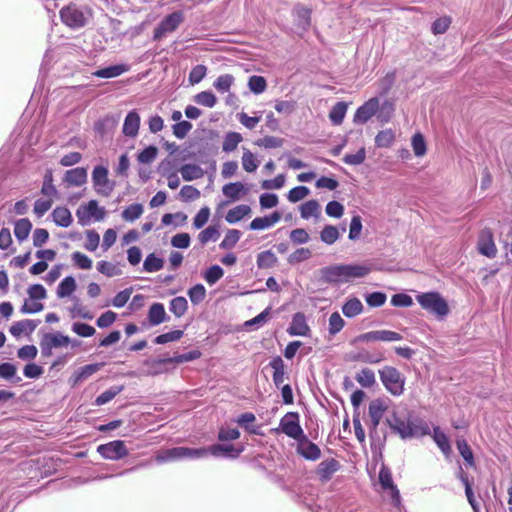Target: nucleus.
<instances>
[{"label":"nucleus","instance_id":"48","mask_svg":"<svg viewBox=\"0 0 512 512\" xmlns=\"http://www.w3.org/2000/svg\"><path fill=\"white\" fill-rule=\"evenodd\" d=\"M395 140V134L392 129L380 131L375 137V143L378 147H389Z\"/></svg>","mask_w":512,"mask_h":512},{"label":"nucleus","instance_id":"45","mask_svg":"<svg viewBox=\"0 0 512 512\" xmlns=\"http://www.w3.org/2000/svg\"><path fill=\"white\" fill-rule=\"evenodd\" d=\"M97 270L107 277H113L122 274V270L117 264L104 260L97 263Z\"/></svg>","mask_w":512,"mask_h":512},{"label":"nucleus","instance_id":"63","mask_svg":"<svg viewBox=\"0 0 512 512\" xmlns=\"http://www.w3.org/2000/svg\"><path fill=\"white\" fill-rule=\"evenodd\" d=\"M312 256V252L309 248H299L290 254L288 262L290 264H297L302 261L308 260Z\"/></svg>","mask_w":512,"mask_h":512},{"label":"nucleus","instance_id":"19","mask_svg":"<svg viewBox=\"0 0 512 512\" xmlns=\"http://www.w3.org/2000/svg\"><path fill=\"white\" fill-rule=\"evenodd\" d=\"M387 408V405L382 399H374L370 402L368 414L371 421V425L374 429L378 427Z\"/></svg>","mask_w":512,"mask_h":512},{"label":"nucleus","instance_id":"24","mask_svg":"<svg viewBox=\"0 0 512 512\" xmlns=\"http://www.w3.org/2000/svg\"><path fill=\"white\" fill-rule=\"evenodd\" d=\"M269 365L273 369V382L276 387H279L285 380V363L280 356H275L270 361Z\"/></svg>","mask_w":512,"mask_h":512},{"label":"nucleus","instance_id":"15","mask_svg":"<svg viewBox=\"0 0 512 512\" xmlns=\"http://www.w3.org/2000/svg\"><path fill=\"white\" fill-rule=\"evenodd\" d=\"M340 462L334 458L325 459L319 463L316 474L321 482L329 481L334 473L340 469Z\"/></svg>","mask_w":512,"mask_h":512},{"label":"nucleus","instance_id":"62","mask_svg":"<svg viewBox=\"0 0 512 512\" xmlns=\"http://www.w3.org/2000/svg\"><path fill=\"white\" fill-rule=\"evenodd\" d=\"M345 322L338 312H334L329 317V334L335 335L342 330Z\"/></svg>","mask_w":512,"mask_h":512},{"label":"nucleus","instance_id":"46","mask_svg":"<svg viewBox=\"0 0 512 512\" xmlns=\"http://www.w3.org/2000/svg\"><path fill=\"white\" fill-rule=\"evenodd\" d=\"M164 266V261L162 258L157 257L154 253L149 254L143 263V269L146 272H157L161 270Z\"/></svg>","mask_w":512,"mask_h":512},{"label":"nucleus","instance_id":"52","mask_svg":"<svg viewBox=\"0 0 512 512\" xmlns=\"http://www.w3.org/2000/svg\"><path fill=\"white\" fill-rule=\"evenodd\" d=\"M320 238L324 243L331 245L339 238L338 229L335 226L326 225L320 233Z\"/></svg>","mask_w":512,"mask_h":512},{"label":"nucleus","instance_id":"22","mask_svg":"<svg viewBox=\"0 0 512 512\" xmlns=\"http://www.w3.org/2000/svg\"><path fill=\"white\" fill-rule=\"evenodd\" d=\"M282 215L279 211H274L268 216L257 217L253 219L250 223V229L252 230H262L268 227L273 226L275 223L279 222Z\"/></svg>","mask_w":512,"mask_h":512},{"label":"nucleus","instance_id":"34","mask_svg":"<svg viewBox=\"0 0 512 512\" xmlns=\"http://www.w3.org/2000/svg\"><path fill=\"white\" fill-rule=\"evenodd\" d=\"M348 105L345 102H337L329 112V119L334 125L342 124Z\"/></svg>","mask_w":512,"mask_h":512},{"label":"nucleus","instance_id":"4","mask_svg":"<svg viewBox=\"0 0 512 512\" xmlns=\"http://www.w3.org/2000/svg\"><path fill=\"white\" fill-rule=\"evenodd\" d=\"M420 306L439 317H444L449 313V307L446 300L438 292H426L416 296Z\"/></svg>","mask_w":512,"mask_h":512},{"label":"nucleus","instance_id":"39","mask_svg":"<svg viewBox=\"0 0 512 512\" xmlns=\"http://www.w3.org/2000/svg\"><path fill=\"white\" fill-rule=\"evenodd\" d=\"M456 446L466 464L470 467H475L474 455L467 441L463 438L457 439Z\"/></svg>","mask_w":512,"mask_h":512},{"label":"nucleus","instance_id":"20","mask_svg":"<svg viewBox=\"0 0 512 512\" xmlns=\"http://www.w3.org/2000/svg\"><path fill=\"white\" fill-rule=\"evenodd\" d=\"M140 127V116L133 110L130 111L123 124V134L128 137H135L138 134Z\"/></svg>","mask_w":512,"mask_h":512},{"label":"nucleus","instance_id":"54","mask_svg":"<svg viewBox=\"0 0 512 512\" xmlns=\"http://www.w3.org/2000/svg\"><path fill=\"white\" fill-rule=\"evenodd\" d=\"M220 236L219 230L215 226H209L198 234V240L202 245L209 241H216Z\"/></svg>","mask_w":512,"mask_h":512},{"label":"nucleus","instance_id":"1","mask_svg":"<svg viewBox=\"0 0 512 512\" xmlns=\"http://www.w3.org/2000/svg\"><path fill=\"white\" fill-rule=\"evenodd\" d=\"M371 272L366 264H336L321 269L322 279L327 283L341 284L364 278Z\"/></svg>","mask_w":512,"mask_h":512},{"label":"nucleus","instance_id":"5","mask_svg":"<svg viewBox=\"0 0 512 512\" xmlns=\"http://www.w3.org/2000/svg\"><path fill=\"white\" fill-rule=\"evenodd\" d=\"M59 16L65 26L74 30L83 28L88 20L85 12L72 2L60 9Z\"/></svg>","mask_w":512,"mask_h":512},{"label":"nucleus","instance_id":"35","mask_svg":"<svg viewBox=\"0 0 512 512\" xmlns=\"http://www.w3.org/2000/svg\"><path fill=\"white\" fill-rule=\"evenodd\" d=\"M362 311L363 305L361 301L356 297L348 299L342 307L343 314L348 318L355 317L359 315Z\"/></svg>","mask_w":512,"mask_h":512},{"label":"nucleus","instance_id":"16","mask_svg":"<svg viewBox=\"0 0 512 512\" xmlns=\"http://www.w3.org/2000/svg\"><path fill=\"white\" fill-rule=\"evenodd\" d=\"M171 461L182 458H201L208 455L205 448L174 447L169 449Z\"/></svg>","mask_w":512,"mask_h":512},{"label":"nucleus","instance_id":"33","mask_svg":"<svg viewBox=\"0 0 512 512\" xmlns=\"http://www.w3.org/2000/svg\"><path fill=\"white\" fill-rule=\"evenodd\" d=\"M382 354H372L367 350H361L350 355V359L356 362L375 364L383 360Z\"/></svg>","mask_w":512,"mask_h":512},{"label":"nucleus","instance_id":"11","mask_svg":"<svg viewBox=\"0 0 512 512\" xmlns=\"http://www.w3.org/2000/svg\"><path fill=\"white\" fill-rule=\"evenodd\" d=\"M70 343L68 336L60 333H47L43 336L40 342L42 354L50 356L53 348L67 346Z\"/></svg>","mask_w":512,"mask_h":512},{"label":"nucleus","instance_id":"57","mask_svg":"<svg viewBox=\"0 0 512 512\" xmlns=\"http://www.w3.org/2000/svg\"><path fill=\"white\" fill-rule=\"evenodd\" d=\"M234 82V77L230 74L220 75L214 82V87L219 92H228Z\"/></svg>","mask_w":512,"mask_h":512},{"label":"nucleus","instance_id":"36","mask_svg":"<svg viewBox=\"0 0 512 512\" xmlns=\"http://www.w3.org/2000/svg\"><path fill=\"white\" fill-rule=\"evenodd\" d=\"M243 137L238 132H228L222 143V150L226 153L234 151L237 146L242 142Z\"/></svg>","mask_w":512,"mask_h":512},{"label":"nucleus","instance_id":"58","mask_svg":"<svg viewBox=\"0 0 512 512\" xmlns=\"http://www.w3.org/2000/svg\"><path fill=\"white\" fill-rule=\"evenodd\" d=\"M241 233L239 230L231 229L229 230L222 242L220 243V248L222 249H230L236 245L239 241Z\"/></svg>","mask_w":512,"mask_h":512},{"label":"nucleus","instance_id":"50","mask_svg":"<svg viewBox=\"0 0 512 512\" xmlns=\"http://www.w3.org/2000/svg\"><path fill=\"white\" fill-rule=\"evenodd\" d=\"M248 87L253 93L261 94L267 88L266 79L263 76L253 75L248 80Z\"/></svg>","mask_w":512,"mask_h":512},{"label":"nucleus","instance_id":"56","mask_svg":"<svg viewBox=\"0 0 512 512\" xmlns=\"http://www.w3.org/2000/svg\"><path fill=\"white\" fill-rule=\"evenodd\" d=\"M242 166H243V169L249 173L254 172L258 167L256 157L248 149H244V152L242 155Z\"/></svg>","mask_w":512,"mask_h":512},{"label":"nucleus","instance_id":"25","mask_svg":"<svg viewBox=\"0 0 512 512\" xmlns=\"http://www.w3.org/2000/svg\"><path fill=\"white\" fill-rule=\"evenodd\" d=\"M222 192L231 201H236L242 194H246L248 189L242 182H231L223 186Z\"/></svg>","mask_w":512,"mask_h":512},{"label":"nucleus","instance_id":"18","mask_svg":"<svg viewBox=\"0 0 512 512\" xmlns=\"http://www.w3.org/2000/svg\"><path fill=\"white\" fill-rule=\"evenodd\" d=\"M297 453L307 460L316 461L321 456V450L315 443L305 439L298 441Z\"/></svg>","mask_w":512,"mask_h":512},{"label":"nucleus","instance_id":"14","mask_svg":"<svg viewBox=\"0 0 512 512\" xmlns=\"http://www.w3.org/2000/svg\"><path fill=\"white\" fill-rule=\"evenodd\" d=\"M379 106L380 102L377 97L370 98L356 110L353 121L355 123H366L376 114Z\"/></svg>","mask_w":512,"mask_h":512},{"label":"nucleus","instance_id":"29","mask_svg":"<svg viewBox=\"0 0 512 512\" xmlns=\"http://www.w3.org/2000/svg\"><path fill=\"white\" fill-rule=\"evenodd\" d=\"M32 230V223L28 218H22L15 222L14 234L19 242L26 240Z\"/></svg>","mask_w":512,"mask_h":512},{"label":"nucleus","instance_id":"49","mask_svg":"<svg viewBox=\"0 0 512 512\" xmlns=\"http://www.w3.org/2000/svg\"><path fill=\"white\" fill-rule=\"evenodd\" d=\"M460 480L462 481V483L465 486V494H466V497H467V500H468L469 504L471 505L472 509L475 512H478L479 505H478V503L475 500L474 493H473L470 481L468 479V476L466 474H464L463 472H461L460 473Z\"/></svg>","mask_w":512,"mask_h":512},{"label":"nucleus","instance_id":"43","mask_svg":"<svg viewBox=\"0 0 512 512\" xmlns=\"http://www.w3.org/2000/svg\"><path fill=\"white\" fill-rule=\"evenodd\" d=\"M224 275V270L219 265H212L203 273L204 280L210 285H214Z\"/></svg>","mask_w":512,"mask_h":512},{"label":"nucleus","instance_id":"59","mask_svg":"<svg viewBox=\"0 0 512 512\" xmlns=\"http://www.w3.org/2000/svg\"><path fill=\"white\" fill-rule=\"evenodd\" d=\"M157 154H158L157 147L149 146V147L145 148L144 150H142L138 154L137 160L139 163H142V164H150L156 159Z\"/></svg>","mask_w":512,"mask_h":512},{"label":"nucleus","instance_id":"12","mask_svg":"<svg viewBox=\"0 0 512 512\" xmlns=\"http://www.w3.org/2000/svg\"><path fill=\"white\" fill-rule=\"evenodd\" d=\"M478 251L489 258H494L496 256L497 248L490 228H484L481 230L478 240Z\"/></svg>","mask_w":512,"mask_h":512},{"label":"nucleus","instance_id":"7","mask_svg":"<svg viewBox=\"0 0 512 512\" xmlns=\"http://www.w3.org/2000/svg\"><path fill=\"white\" fill-rule=\"evenodd\" d=\"M280 427L284 434L297 441L305 439L303 429L299 424V415L297 412L286 413L280 421Z\"/></svg>","mask_w":512,"mask_h":512},{"label":"nucleus","instance_id":"8","mask_svg":"<svg viewBox=\"0 0 512 512\" xmlns=\"http://www.w3.org/2000/svg\"><path fill=\"white\" fill-rule=\"evenodd\" d=\"M76 216L81 225L90 223L91 219L96 221L103 220L105 217V209L99 207L96 200H90L87 204L81 205L77 211Z\"/></svg>","mask_w":512,"mask_h":512},{"label":"nucleus","instance_id":"53","mask_svg":"<svg viewBox=\"0 0 512 512\" xmlns=\"http://www.w3.org/2000/svg\"><path fill=\"white\" fill-rule=\"evenodd\" d=\"M188 296L192 304L201 303L206 297V289L202 284H196L188 290Z\"/></svg>","mask_w":512,"mask_h":512},{"label":"nucleus","instance_id":"2","mask_svg":"<svg viewBox=\"0 0 512 512\" xmlns=\"http://www.w3.org/2000/svg\"><path fill=\"white\" fill-rule=\"evenodd\" d=\"M389 427L394 433H397L402 439L420 437L430 434V427L427 422L422 419H410L400 417L394 412L387 419Z\"/></svg>","mask_w":512,"mask_h":512},{"label":"nucleus","instance_id":"47","mask_svg":"<svg viewBox=\"0 0 512 512\" xmlns=\"http://www.w3.org/2000/svg\"><path fill=\"white\" fill-rule=\"evenodd\" d=\"M356 381L362 386L369 388L375 384V374L369 368H363L355 377Z\"/></svg>","mask_w":512,"mask_h":512},{"label":"nucleus","instance_id":"41","mask_svg":"<svg viewBox=\"0 0 512 512\" xmlns=\"http://www.w3.org/2000/svg\"><path fill=\"white\" fill-rule=\"evenodd\" d=\"M169 309L177 318H180L187 312L188 302L183 296L175 297L170 301Z\"/></svg>","mask_w":512,"mask_h":512},{"label":"nucleus","instance_id":"40","mask_svg":"<svg viewBox=\"0 0 512 512\" xmlns=\"http://www.w3.org/2000/svg\"><path fill=\"white\" fill-rule=\"evenodd\" d=\"M77 288L75 279L72 276L65 277L57 288V296L64 298L70 296Z\"/></svg>","mask_w":512,"mask_h":512},{"label":"nucleus","instance_id":"60","mask_svg":"<svg viewBox=\"0 0 512 512\" xmlns=\"http://www.w3.org/2000/svg\"><path fill=\"white\" fill-rule=\"evenodd\" d=\"M143 213V207L141 204H132L124 209L122 217L126 221H134L138 219Z\"/></svg>","mask_w":512,"mask_h":512},{"label":"nucleus","instance_id":"10","mask_svg":"<svg viewBox=\"0 0 512 512\" xmlns=\"http://www.w3.org/2000/svg\"><path fill=\"white\" fill-rule=\"evenodd\" d=\"M97 452L107 460H120L129 454V451L122 440H114L97 447Z\"/></svg>","mask_w":512,"mask_h":512},{"label":"nucleus","instance_id":"3","mask_svg":"<svg viewBox=\"0 0 512 512\" xmlns=\"http://www.w3.org/2000/svg\"><path fill=\"white\" fill-rule=\"evenodd\" d=\"M379 376L382 384L394 396H400L404 393L405 377L393 366H384L379 370Z\"/></svg>","mask_w":512,"mask_h":512},{"label":"nucleus","instance_id":"55","mask_svg":"<svg viewBox=\"0 0 512 512\" xmlns=\"http://www.w3.org/2000/svg\"><path fill=\"white\" fill-rule=\"evenodd\" d=\"M411 144H412L414 154L416 156L420 157V156H424L426 154V151H427L426 142H425L423 135L420 132L415 133L412 136Z\"/></svg>","mask_w":512,"mask_h":512},{"label":"nucleus","instance_id":"27","mask_svg":"<svg viewBox=\"0 0 512 512\" xmlns=\"http://www.w3.org/2000/svg\"><path fill=\"white\" fill-rule=\"evenodd\" d=\"M129 70V66L126 64H117L109 67H105L99 69L93 73L95 77L98 78H114L120 76L121 74L127 72Z\"/></svg>","mask_w":512,"mask_h":512},{"label":"nucleus","instance_id":"31","mask_svg":"<svg viewBox=\"0 0 512 512\" xmlns=\"http://www.w3.org/2000/svg\"><path fill=\"white\" fill-rule=\"evenodd\" d=\"M432 438L443 454L449 455L451 453L450 441L438 426L434 427Z\"/></svg>","mask_w":512,"mask_h":512},{"label":"nucleus","instance_id":"26","mask_svg":"<svg viewBox=\"0 0 512 512\" xmlns=\"http://www.w3.org/2000/svg\"><path fill=\"white\" fill-rule=\"evenodd\" d=\"M37 327V322L34 321V320H30V319H25V320H21V321H17L15 322L11 327H10V333L14 336V337H20L23 333H32Z\"/></svg>","mask_w":512,"mask_h":512},{"label":"nucleus","instance_id":"38","mask_svg":"<svg viewBox=\"0 0 512 512\" xmlns=\"http://www.w3.org/2000/svg\"><path fill=\"white\" fill-rule=\"evenodd\" d=\"M300 215L303 219L318 217L320 215V205L318 201L312 199L301 204Z\"/></svg>","mask_w":512,"mask_h":512},{"label":"nucleus","instance_id":"21","mask_svg":"<svg viewBox=\"0 0 512 512\" xmlns=\"http://www.w3.org/2000/svg\"><path fill=\"white\" fill-rule=\"evenodd\" d=\"M64 181L69 186H81L87 181V170L83 167L67 170Z\"/></svg>","mask_w":512,"mask_h":512},{"label":"nucleus","instance_id":"32","mask_svg":"<svg viewBox=\"0 0 512 512\" xmlns=\"http://www.w3.org/2000/svg\"><path fill=\"white\" fill-rule=\"evenodd\" d=\"M53 221L61 227H68L72 223V215L66 207H56L52 212Z\"/></svg>","mask_w":512,"mask_h":512},{"label":"nucleus","instance_id":"28","mask_svg":"<svg viewBox=\"0 0 512 512\" xmlns=\"http://www.w3.org/2000/svg\"><path fill=\"white\" fill-rule=\"evenodd\" d=\"M166 312L162 303H153L148 311L149 323L153 326L159 325L165 321Z\"/></svg>","mask_w":512,"mask_h":512},{"label":"nucleus","instance_id":"44","mask_svg":"<svg viewBox=\"0 0 512 512\" xmlns=\"http://www.w3.org/2000/svg\"><path fill=\"white\" fill-rule=\"evenodd\" d=\"M53 171L51 169H47L44 178L43 184L41 188V193L48 197H53L57 194L56 187L53 184Z\"/></svg>","mask_w":512,"mask_h":512},{"label":"nucleus","instance_id":"23","mask_svg":"<svg viewBox=\"0 0 512 512\" xmlns=\"http://www.w3.org/2000/svg\"><path fill=\"white\" fill-rule=\"evenodd\" d=\"M208 450V453L212 454L213 456L219 457V456H230L233 458H236L239 456V454L242 452L241 449H237L233 444L223 445V444H214L208 448H205Z\"/></svg>","mask_w":512,"mask_h":512},{"label":"nucleus","instance_id":"6","mask_svg":"<svg viewBox=\"0 0 512 512\" xmlns=\"http://www.w3.org/2000/svg\"><path fill=\"white\" fill-rule=\"evenodd\" d=\"M184 21V13L175 11L167 15L154 29V40L162 39L166 34L174 32Z\"/></svg>","mask_w":512,"mask_h":512},{"label":"nucleus","instance_id":"61","mask_svg":"<svg viewBox=\"0 0 512 512\" xmlns=\"http://www.w3.org/2000/svg\"><path fill=\"white\" fill-rule=\"evenodd\" d=\"M123 387H111L110 389L102 392L95 400L98 406L104 405L111 401L116 395L122 391Z\"/></svg>","mask_w":512,"mask_h":512},{"label":"nucleus","instance_id":"42","mask_svg":"<svg viewBox=\"0 0 512 512\" xmlns=\"http://www.w3.org/2000/svg\"><path fill=\"white\" fill-rule=\"evenodd\" d=\"M278 259L271 250H266L258 254L257 266L261 269L271 268L276 265Z\"/></svg>","mask_w":512,"mask_h":512},{"label":"nucleus","instance_id":"17","mask_svg":"<svg viewBox=\"0 0 512 512\" xmlns=\"http://www.w3.org/2000/svg\"><path fill=\"white\" fill-rule=\"evenodd\" d=\"M287 332L291 336H306L310 332V328L306 322L305 314L297 312L292 318V322L287 329Z\"/></svg>","mask_w":512,"mask_h":512},{"label":"nucleus","instance_id":"51","mask_svg":"<svg viewBox=\"0 0 512 512\" xmlns=\"http://www.w3.org/2000/svg\"><path fill=\"white\" fill-rule=\"evenodd\" d=\"M194 100L197 104L212 108L216 105L217 98L210 91H202L195 95Z\"/></svg>","mask_w":512,"mask_h":512},{"label":"nucleus","instance_id":"13","mask_svg":"<svg viewBox=\"0 0 512 512\" xmlns=\"http://www.w3.org/2000/svg\"><path fill=\"white\" fill-rule=\"evenodd\" d=\"M379 483L384 491H389L390 496L395 504L400 503V492L393 482L391 470L382 466L379 471Z\"/></svg>","mask_w":512,"mask_h":512},{"label":"nucleus","instance_id":"9","mask_svg":"<svg viewBox=\"0 0 512 512\" xmlns=\"http://www.w3.org/2000/svg\"><path fill=\"white\" fill-rule=\"evenodd\" d=\"M92 181L95 191L104 197H109L114 190V182L108 178V170L103 166H96L92 172Z\"/></svg>","mask_w":512,"mask_h":512},{"label":"nucleus","instance_id":"64","mask_svg":"<svg viewBox=\"0 0 512 512\" xmlns=\"http://www.w3.org/2000/svg\"><path fill=\"white\" fill-rule=\"evenodd\" d=\"M310 193V190L306 186H297L292 188L287 195V198L290 202L296 203L305 197H307Z\"/></svg>","mask_w":512,"mask_h":512},{"label":"nucleus","instance_id":"30","mask_svg":"<svg viewBox=\"0 0 512 512\" xmlns=\"http://www.w3.org/2000/svg\"><path fill=\"white\" fill-rule=\"evenodd\" d=\"M251 213V209L246 204L238 205L232 209H230L226 214V221L228 223H236L240 220H242L245 216L249 215Z\"/></svg>","mask_w":512,"mask_h":512},{"label":"nucleus","instance_id":"37","mask_svg":"<svg viewBox=\"0 0 512 512\" xmlns=\"http://www.w3.org/2000/svg\"><path fill=\"white\" fill-rule=\"evenodd\" d=\"M180 173L185 181H192L203 176V170L196 164H184L180 168Z\"/></svg>","mask_w":512,"mask_h":512}]
</instances>
